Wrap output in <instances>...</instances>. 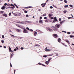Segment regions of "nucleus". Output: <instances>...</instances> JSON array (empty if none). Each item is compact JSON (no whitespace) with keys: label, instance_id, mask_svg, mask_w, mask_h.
Masks as SVG:
<instances>
[{"label":"nucleus","instance_id":"55","mask_svg":"<svg viewBox=\"0 0 74 74\" xmlns=\"http://www.w3.org/2000/svg\"><path fill=\"white\" fill-rule=\"evenodd\" d=\"M44 58H47V56L45 55L43 56Z\"/></svg>","mask_w":74,"mask_h":74},{"label":"nucleus","instance_id":"9","mask_svg":"<svg viewBox=\"0 0 74 74\" xmlns=\"http://www.w3.org/2000/svg\"><path fill=\"white\" fill-rule=\"evenodd\" d=\"M37 32L35 31H34V36H36L37 35Z\"/></svg>","mask_w":74,"mask_h":74},{"label":"nucleus","instance_id":"33","mask_svg":"<svg viewBox=\"0 0 74 74\" xmlns=\"http://www.w3.org/2000/svg\"><path fill=\"white\" fill-rule=\"evenodd\" d=\"M51 16H52V14H49V17H51Z\"/></svg>","mask_w":74,"mask_h":74},{"label":"nucleus","instance_id":"13","mask_svg":"<svg viewBox=\"0 0 74 74\" xmlns=\"http://www.w3.org/2000/svg\"><path fill=\"white\" fill-rule=\"evenodd\" d=\"M38 64H39V65H41L42 66H45H45H46L45 65H44V64H42L40 62H39L38 63Z\"/></svg>","mask_w":74,"mask_h":74},{"label":"nucleus","instance_id":"7","mask_svg":"<svg viewBox=\"0 0 74 74\" xmlns=\"http://www.w3.org/2000/svg\"><path fill=\"white\" fill-rule=\"evenodd\" d=\"M16 31H17V32H19L20 33L22 32V31L19 29H16Z\"/></svg>","mask_w":74,"mask_h":74},{"label":"nucleus","instance_id":"47","mask_svg":"<svg viewBox=\"0 0 74 74\" xmlns=\"http://www.w3.org/2000/svg\"><path fill=\"white\" fill-rule=\"evenodd\" d=\"M1 41L2 43H4V41L3 40H1Z\"/></svg>","mask_w":74,"mask_h":74},{"label":"nucleus","instance_id":"64","mask_svg":"<svg viewBox=\"0 0 74 74\" xmlns=\"http://www.w3.org/2000/svg\"><path fill=\"white\" fill-rule=\"evenodd\" d=\"M40 19H42V17H40Z\"/></svg>","mask_w":74,"mask_h":74},{"label":"nucleus","instance_id":"31","mask_svg":"<svg viewBox=\"0 0 74 74\" xmlns=\"http://www.w3.org/2000/svg\"><path fill=\"white\" fill-rule=\"evenodd\" d=\"M29 31H30V32H33V30L32 29H29Z\"/></svg>","mask_w":74,"mask_h":74},{"label":"nucleus","instance_id":"19","mask_svg":"<svg viewBox=\"0 0 74 74\" xmlns=\"http://www.w3.org/2000/svg\"><path fill=\"white\" fill-rule=\"evenodd\" d=\"M17 38H18V39H21L23 38L21 37L18 36V37H17Z\"/></svg>","mask_w":74,"mask_h":74},{"label":"nucleus","instance_id":"57","mask_svg":"<svg viewBox=\"0 0 74 74\" xmlns=\"http://www.w3.org/2000/svg\"><path fill=\"white\" fill-rule=\"evenodd\" d=\"M21 50H23V49L24 48L23 47H21Z\"/></svg>","mask_w":74,"mask_h":74},{"label":"nucleus","instance_id":"11","mask_svg":"<svg viewBox=\"0 0 74 74\" xmlns=\"http://www.w3.org/2000/svg\"><path fill=\"white\" fill-rule=\"evenodd\" d=\"M17 16H20L21 15V14L19 12H17Z\"/></svg>","mask_w":74,"mask_h":74},{"label":"nucleus","instance_id":"45","mask_svg":"<svg viewBox=\"0 0 74 74\" xmlns=\"http://www.w3.org/2000/svg\"><path fill=\"white\" fill-rule=\"evenodd\" d=\"M46 15H47V14H46V13H45L43 14V16H46Z\"/></svg>","mask_w":74,"mask_h":74},{"label":"nucleus","instance_id":"56","mask_svg":"<svg viewBox=\"0 0 74 74\" xmlns=\"http://www.w3.org/2000/svg\"><path fill=\"white\" fill-rule=\"evenodd\" d=\"M2 38H4V35H2Z\"/></svg>","mask_w":74,"mask_h":74},{"label":"nucleus","instance_id":"30","mask_svg":"<svg viewBox=\"0 0 74 74\" xmlns=\"http://www.w3.org/2000/svg\"><path fill=\"white\" fill-rule=\"evenodd\" d=\"M25 22H27V23H31L32 22L31 21H26Z\"/></svg>","mask_w":74,"mask_h":74},{"label":"nucleus","instance_id":"2","mask_svg":"<svg viewBox=\"0 0 74 74\" xmlns=\"http://www.w3.org/2000/svg\"><path fill=\"white\" fill-rule=\"evenodd\" d=\"M52 29L54 30V31H58V29L56 27H55L52 26L51 27Z\"/></svg>","mask_w":74,"mask_h":74},{"label":"nucleus","instance_id":"29","mask_svg":"<svg viewBox=\"0 0 74 74\" xmlns=\"http://www.w3.org/2000/svg\"><path fill=\"white\" fill-rule=\"evenodd\" d=\"M59 21H60V22H61L62 21V19L60 18H59Z\"/></svg>","mask_w":74,"mask_h":74},{"label":"nucleus","instance_id":"3","mask_svg":"<svg viewBox=\"0 0 74 74\" xmlns=\"http://www.w3.org/2000/svg\"><path fill=\"white\" fill-rule=\"evenodd\" d=\"M23 32L24 33H28V31H27V30L26 29H23Z\"/></svg>","mask_w":74,"mask_h":74},{"label":"nucleus","instance_id":"18","mask_svg":"<svg viewBox=\"0 0 74 74\" xmlns=\"http://www.w3.org/2000/svg\"><path fill=\"white\" fill-rule=\"evenodd\" d=\"M45 64H46L48 65V64H49V61H46L45 62Z\"/></svg>","mask_w":74,"mask_h":74},{"label":"nucleus","instance_id":"36","mask_svg":"<svg viewBox=\"0 0 74 74\" xmlns=\"http://www.w3.org/2000/svg\"><path fill=\"white\" fill-rule=\"evenodd\" d=\"M53 6L54 7H55V8H58V7H57L56 6H55L54 5H53Z\"/></svg>","mask_w":74,"mask_h":74},{"label":"nucleus","instance_id":"43","mask_svg":"<svg viewBox=\"0 0 74 74\" xmlns=\"http://www.w3.org/2000/svg\"><path fill=\"white\" fill-rule=\"evenodd\" d=\"M9 16H11V13L10 12L9 14Z\"/></svg>","mask_w":74,"mask_h":74},{"label":"nucleus","instance_id":"60","mask_svg":"<svg viewBox=\"0 0 74 74\" xmlns=\"http://www.w3.org/2000/svg\"><path fill=\"white\" fill-rule=\"evenodd\" d=\"M16 71L15 70H14V73L15 74V72Z\"/></svg>","mask_w":74,"mask_h":74},{"label":"nucleus","instance_id":"24","mask_svg":"<svg viewBox=\"0 0 74 74\" xmlns=\"http://www.w3.org/2000/svg\"><path fill=\"white\" fill-rule=\"evenodd\" d=\"M39 23H43L42 20H40L39 21Z\"/></svg>","mask_w":74,"mask_h":74},{"label":"nucleus","instance_id":"14","mask_svg":"<svg viewBox=\"0 0 74 74\" xmlns=\"http://www.w3.org/2000/svg\"><path fill=\"white\" fill-rule=\"evenodd\" d=\"M3 15L5 17H7V15L6 14L4 13L3 14Z\"/></svg>","mask_w":74,"mask_h":74},{"label":"nucleus","instance_id":"48","mask_svg":"<svg viewBox=\"0 0 74 74\" xmlns=\"http://www.w3.org/2000/svg\"><path fill=\"white\" fill-rule=\"evenodd\" d=\"M67 33L68 34H71L70 32H67Z\"/></svg>","mask_w":74,"mask_h":74},{"label":"nucleus","instance_id":"61","mask_svg":"<svg viewBox=\"0 0 74 74\" xmlns=\"http://www.w3.org/2000/svg\"><path fill=\"white\" fill-rule=\"evenodd\" d=\"M7 5V3H5L4 4V5Z\"/></svg>","mask_w":74,"mask_h":74},{"label":"nucleus","instance_id":"28","mask_svg":"<svg viewBox=\"0 0 74 74\" xmlns=\"http://www.w3.org/2000/svg\"><path fill=\"white\" fill-rule=\"evenodd\" d=\"M63 12L64 13V14H66L67 12V10H64V11H63Z\"/></svg>","mask_w":74,"mask_h":74},{"label":"nucleus","instance_id":"53","mask_svg":"<svg viewBox=\"0 0 74 74\" xmlns=\"http://www.w3.org/2000/svg\"><path fill=\"white\" fill-rule=\"evenodd\" d=\"M9 52H14L13 51H12V50H11L9 51Z\"/></svg>","mask_w":74,"mask_h":74},{"label":"nucleus","instance_id":"52","mask_svg":"<svg viewBox=\"0 0 74 74\" xmlns=\"http://www.w3.org/2000/svg\"><path fill=\"white\" fill-rule=\"evenodd\" d=\"M71 18H73L71 17H69L68 18V19H71Z\"/></svg>","mask_w":74,"mask_h":74},{"label":"nucleus","instance_id":"42","mask_svg":"<svg viewBox=\"0 0 74 74\" xmlns=\"http://www.w3.org/2000/svg\"><path fill=\"white\" fill-rule=\"evenodd\" d=\"M51 58L49 59L48 60V62H49V61H50L51 60Z\"/></svg>","mask_w":74,"mask_h":74},{"label":"nucleus","instance_id":"16","mask_svg":"<svg viewBox=\"0 0 74 74\" xmlns=\"http://www.w3.org/2000/svg\"><path fill=\"white\" fill-rule=\"evenodd\" d=\"M61 41V39L60 38H59L58 39V41L59 42H60V41Z\"/></svg>","mask_w":74,"mask_h":74},{"label":"nucleus","instance_id":"5","mask_svg":"<svg viewBox=\"0 0 74 74\" xmlns=\"http://www.w3.org/2000/svg\"><path fill=\"white\" fill-rule=\"evenodd\" d=\"M17 26H18L20 28H21V29H25V27L23 26H19V25H17Z\"/></svg>","mask_w":74,"mask_h":74},{"label":"nucleus","instance_id":"58","mask_svg":"<svg viewBox=\"0 0 74 74\" xmlns=\"http://www.w3.org/2000/svg\"><path fill=\"white\" fill-rule=\"evenodd\" d=\"M54 21L55 22H56V21H58V20L57 19H54Z\"/></svg>","mask_w":74,"mask_h":74},{"label":"nucleus","instance_id":"17","mask_svg":"<svg viewBox=\"0 0 74 74\" xmlns=\"http://www.w3.org/2000/svg\"><path fill=\"white\" fill-rule=\"evenodd\" d=\"M18 47H16L15 49H14V51H16V50H18Z\"/></svg>","mask_w":74,"mask_h":74},{"label":"nucleus","instance_id":"27","mask_svg":"<svg viewBox=\"0 0 74 74\" xmlns=\"http://www.w3.org/2000/svg\"><path fill=\"white\" fill-rule=\"evenodd\" d=\"M36 32H38V33H39L40 32V30L38 29H36Z\"/></svg>","mask_w":74,"mask_h":74},{"label":"nucleus","instance_id":"20","mask_svg":"<svg viewBox=\"0 0 74 74\" xmlns=\"http://www.w3.org/2000/svg\"><path fill=\"white\" fill-rule=\"evenodd\" d=\"M1 9H2V10H4V9H5V6H3L1 8Z\"/></svg>","mask_w":74,"mask_h":74},{"label":"nucleus","instance_id":"51","mask_svg":"<svg viewBox=\"0 0 74 74\" xmlns=\"http://www.w3.org/2000/svg\"><path fill=\"white\" fill-rule=\"evenodd\" d=\"M44 19H47V17H45L44 18Z\"/></svg>","mask_w":74,"mask_h":74},{"label":"nucleus","instance_id":"54","mask_svg":"<svg viewBox=\"0 0 74 74\" xmlns=\"http://www.w3.org/2000/svg\"><path fill=\"white\" fill-rule=\"evenodd\" d=\"M39 33H42V32L40 30V32H39Z\"/></svg>","mask_w":74,"mask_h":74},{"label":"nucleus","instance_id":"32","mask_svg":"<svg viewBox=\"0 0 74 74\" xmlns=\"http://www.w3.org/2000/svg\"><path fill=\"white\" fill-rule=\"evenodd\" d=\"M14 5H15L16 6V7H17V8H18V6H17V5H16L15 4V3H14Z\"/></svg>","mask_w":74,"mask_h":74},{"label":"nucleus","instance_id":"44","mask_svg":"<svg viewBox=\"0 0 74 74\" xmlns=\"http://www.w3.org/2000/svg\"><path fill=\"white\" fill-rule=\"evenodd\" d=\"M50 8L51 9H52V8H53V7L52 6L50 7Z\"/></svg>","mask_w":74,"mask_h":74},{"label":"nucleus","instance_id":"4","mask_svg":"<svg viewBox=\"0 0 74 74\" xmlns=\"http://www.w3.org/2000/svg\"><path fill=\"white\" fill-rule=\"evenodd\" d=\"M53 36L55 38H58V35L56 34H53Z\"/></svg>","mask_w":74,"mask_h":74},{"label":"nucleus","instance_id":"37","mask_svg":"<svg viewBox=\"0 0 74 74\" xmlns=\"http://www.w3.org/2000/svg\"><path fill=\"white\" fill-rule=\"evenodd\" d=\"M64 2L65 3H67V1L66 0H64Z\"/></svg>","mask_w":74,"mask_h":74},{"label":"nucleus","instance_id":"1","mask_svg":"<svg viewBox=\"0 0 74 74\" xmlns=\"http://www.w3.org/2000/svg\"><path fill=\"white\" fill-rule=\"evenodd\" d=\"M46 29L47 31H49V32H53V30H52V29L50 28H49V27H47Z\"/></svg>","mask_w":74,"mask_h":74},{"label":"nucleus","instance_id":"8","mask_svg":"<svg viewBox=\"0 0 74 74\" xmlns=\"http://www.w3.org/2000/svg\"><path fill=\"white\" fill-rule=\"evenodd\" d=\"M11 7H10V8H12V9H14V8H15V6L13 5L12 4H11Z\"/></svg>","mask_w":74,"mask_h":74},{"label":"nucleus","instance_id":"15","mask_svg":"<svg viewBox=\"0 0 74 74\" xmlns=\"http://www.w3.org/2000/svg\"><path fill=\"white\" fill-rule=\"evenodd\" d=\"M64 22H65V20H64L61 22H60V23L61 24V25H62L63 23H64Z\"/></svg>","mask_w":74,"mask_h":74},{"label":"nucleus","instance_id":"63","mask_svg":"<svg viewBox=\"0 0 74 74\" xmlns=\"http://www.w3.org/2000/svg\"><path fill=\"white\" fill-rule=\"evenodd\" d=\"M51 19H53V17H51Z\"/></svg>","mask_w":74,"mask_h":74},{"label":"nucleus","instance_id":"40","mask_svg":"<svg viewBox=\"0 0 74 74\" xmlns=\"http://www.w3.org/2000/svg\"><path fill=\"white\" fill-rule=\"evenodd\" d=\"M24 12L25 13V14H26V13H27V11H26V10H25L24 11Z\"/></svg>","mask_w":74,"mask_h":74},{"label":"nucleus","instance_id":"34","mask_svg":"<svg viewBox=\"0 0 74 74\" xmlns=\"http://www.w3.org/2000/svg\"><path fill=\"white\" fill-rule=\"evenodd\" d=\"M9 51H10V50H11V47H9Z\"/></svg>","mask_w":74,"mask_h":74},{"label":"nucleus","instance_id":"41","mask_svg":"<svg viewBox=\"0 0 74 74\" xmlns=\"http://www.w3.org/2000/svg\"><path fill=\"white\" fill-rule=\"evenodd\" d=\"M45 51H51V50L50 49H45Z\"/></svg>","mask_w":74,"mask_h":74},{"label":"nucleus","instance_id":"23","mask_svg":"<svg viewBox=\"0 0 74 74\" xmlns=\"http://www.w3.org/2000/svg\"><path fill=\"white\" fill-rule=\"evenodd\" d=\"M34 47H40V45L38 44H36L35 45Z\"/></svg>","mask_w":74,"mask_h":74},{"label":"nucleus","instance_id":"50","mask_svg":"<svg viewBox=\"0 0 74 74\" xmlns=\"http://www.w3.org/2000/svg\"><path fill=\"white\" fill-rule=\"evenodd\" d=\"M26 17H29V15H28V14H27L26 15Z\"/></svg>","mask_w":74,"mask_h":74},{"label":"nucleus","instance_id":"12","mask_svg":"<svg viewBox=\"0 0 74 74\" xmlns=\"http://www.w3.org/2000/svg\"><path fill=\"white\" fill-rule=\"evenodd\" d=\"M65 41H66V42H67L68 44L70 46V42H69V40H65Z\"/></svg>","mask_w":74,"mask_h":74},{"label":"nucleus","instance_id":"6","mask_svg":"<svg viewBox=\"0 0 74 74\" xmlns=\"http://www.w3.org/2000/svg\"><path fill=\"white\" fill-rule=\"evenodd\" d=\"M18 23H21L22 24H26V23L25 22V21H22L21 22H19Z\"/></svg>","mask_w":74,"mask_h":74},{"label":"nucleus","instance_id":"62","mask_svg":"<svg viewBox=\"0 0 74 74\" xmlns=\"http://www.w3.org/2000/svg\"><path fill=\"white\" fill-rule=\"evenodd\" d=\"M45 22H48V20H45Z\"/></svg>","mask_w":74,"mask_h":74},{"label":"nucleus","instance_id":"26","mask_svg":"<svg viewBox=\"0 0 74 74\" xmlns=\"http://www.w3.org/2000/svg\"><path fill=\"white\" fill-rule=\"evenodd\" d=\"M64 7L65 8H67L69 7V5H65Z\"/></svg>","mask_w":74,"mask_h":74},{"label":"nucleus","instance_id":"25","mask_svg":"<svg viewBox=\"0 0 74 74\" xmlns=\"http://www.w3.org/2000/svg\"><path fill=\"white\" fill-rule=\"evenodd\" d=\"M14 55V54L12 53L11 54V55L10 56V58H12L13 56Z\"/></svg>","mask_w":74,"mask_h":74},{"label":"nucleus","instance_id":"10","mask_svg":"<svg viewBox=\"0 0 74 74\" xmlns=\"http://www.w3.org/2000/svg\"><path fill=\"white\" fill-rule=\"evenodd\" d=\"M60 24H56L55 25V27H57L58 28H59V27H60Z\"/></svg>","mask_w":74,"mask_h":74},{"label":"nucleus","instance_id":"46","mask_svg":"<svg viewBox=\"0 0 74 74\" xmlns=\"http://www.w3.org/2000/svg\"><path fill=\"white\" fill-rule=\"evenodd\" d=\"M62 32H64V33H67V32L64 31H62Z\"/></svg>","mask_w":74,"mask_h":74},{"label":"nucleus","instance_id":"59","mask_svg":"<svg viewBox=\"0 0 74 74\" xmlns=\"http://www.w3.org/2000/svg\"><path fill=\"white\" fill-rule=\"evenodd\" d=\"M32 7H32V6H29V8H32Z\"/></svg>","mask_w":74,"mask_h":74},{"label":"nucleus","instance_id":"21","mask_svg":"<svg viewBox=\"0 0 74 74\" xmlns=\"http://www.w3.org/2000/svg\"><path fill=\"white\" fill-rule=\"evenodd\" d=\"M13 15H15V16H17V12L13 13Z\"/></svg>","mask_w":74,"mask_h":74},{"label":"nucleus","instance_id":"22","mask_svg":"<svg viewBox=\"0 0 74 74\" xmlns=\"http://www.w3.org/2000/svg\"><path fill=\"white\" fill-rule=\"evenodd\" d=\"M11 36L13 38H14L15 37V36L13 35H12L11 34H10Z\"/></svg>","mask_w":74,"mask_h":74},{"label":"nucleus","instance_id":"35","mask_svg":"<svg viewBox=\"0 0 74 74\" xmlns=\"http://www.w3.org/2000/svg\"><path fill=\"white\" fill-rule=\"evenodd\" d=\"M0 12L1 14H3L4 13V11H0Z\"/></svg>","mask_w":74,"mask_h":74},{"label":"nucleus","instance_id":"39","mask_svg":"<svg viewBox=\"0 0 74 74\" xmlns=\"http://www.w3.org/2000/svg\"><path fill=\"white\" fill-rule=\"evenodd\" d=\"M26 29H27V30H30V29L28 27H26Z\"/></svg>","mask_w":74,"mask_h":74},{"label":"nucleus","instance_id":"38","mask_svg":"<svg viewBox=\"0 0 74 74\" xmlns=\"http://www.w3.org/2000/svg\"><path fill=\"white\" fill-rule=\"evenodd\" d=\"M69 6L70 7H73V6L72 5H70Z\"/></svg>","mask_w":74,"mask_h":74},{"label":"nucleus","instance_id":"49","mask_svg":"<svg viewBox=\"0 0 74 74\" xmlns=\"http://www.w3.org/2000/svg\"><path fill=\"white\" fill-rule=\"evenodd\" d=\"M70 37L71 38H72V37H73V36L71 35L70 36Z\"/></svg>","mask_w":74,"mask_h":74}]
</instances>
